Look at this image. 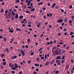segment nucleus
I'll list each match as a JSON object with an SVG mask.
<instances>
[{"label": "nucleus", "instance_id": "c03bdc74", "mask_svg": "<svg viewBox=\"0 0 74 74\" xmlns=\"http://www.w3.org/2000/svg\"><path fill=\"white\" fill-rule=\"evenodd\" d=\"M43 35H44V34H41L40 35V37L41 38H42V36H43Z\"/></svg>", "mask_w": 74, "mask_h": 74}, {"label": "nucleus", "instance_id": "f3484780", "mask_svg": "<svg viewBox=\"0 0 74 74\" xmlns=\"http://www.w3.org/2000/svg\"><path fill=\"white\" fill-rule=\"evenodd\" d=\"M16 31H21V29L19 28H17L16 29Z\"/></svg>", "mask_w": 74, "mask_h": 74}, {"label": "nucleus", "instance_id": "13d9d810", "mask_svg": "<svg viewBox=\"0 0 74 74\" xmlns=\"http://www.w3.org/2000/svg\"><path fill=\"white\" fill-rule=\"evenodd\" d=\"M34 74H37V72L35 71L33 72Z\"/></svg>", "mask_w": 74, "mask_h": 74}, {"label": "nucleus", "instance_id": "f8f14e48", "mask_svg": "<svg viewBox=\"0 0 74 74\" xmlns=\"http://www.w3.org/2000/svg\"><path fill=\"white\" fill-rule=\"evenodd\" d=\"M54 62H55V60H53L52 61H51V62L50 64H53V63H54Z\"/></svg>", "mask_w": 74, "mask_h": 74}, {"label": "nucleus", "instance_id": "393cba45", "mask_svg": "<svg viewBox=\"0 0 74 74\" xmlns=\"http://www.w3.org/2000/svg\"><path fill=\"white\" fill-rule=\"evenodd\" d=\"M54 53H56V54H57V53H58V50H56L55 51Z\"/></svg>", "mask_w": 74, "mask_h": 74}, {"label": "nucleus", "instance_id": "0e129e2a", "mask_svg": "<svg viewBox=\"0 0 74 74\" xmlns=\"http://www.w3.org/2000/svg\"><path fill=\"white\" fill-rule=\"evenodd\" d=\"M47 56L48 57H49V53H48L47 54Z\"/></svg>", "mask_w": 74, "mask_h": 74}, {"label": "nucleus", "instance_id": "b1692460", "mask_svg": "<svg viewBox=\"0 0 74 74\" xmlns=\"http://www.w3.org/2000/svg\"><path fill=\"white\" fill-rule=\"evenodd\" d=\"M43 4V3L42 2H41L40 3H38V5H42Z\"/></svg>", "mask_w": 74, "mask_h": 74}, {"label": "nucleus", "instance_id": "c756f323", "mask_svg": "<svg viewBox=\"0 0 74 74\" xmlns=\"http://www.w3.org/2000/svg\"><path fill=\"white\" fill-rule=\"evenodd\" d=\"M30 39H28L27 40V42H30Z\"/></svg>", "mask_w": 74, "mask_h": 74}, {"label": "nucleus", "instance_id": "c9c22d12", "mask_svg": "<svg viewBox=\"0 0 74 74\" xmlns=\"http://www.w3.org/2000/svg\"><path fill=\"white\" fill-rule=\"evenodd\" d=\"M42 49V48H40L38 50L39 51H41Z\"/></svg>", "mask_w": 74, "mask_h": 74}, {"label": "nucleus", "instance_id": "4468645a", "mask_svg": "<svg viewBox=\"0 0 74 74\" xmlns=\"http://www.w3.org/2000/svg\"><path fill=\"white\" fill-rule=\"evenodd\" d=\"M69 64L67 65L66 67V70H67L69 69Z\"/></svg>", "mask_w": 74, "mask_h": 74}, {"label": "nucleus", "instance_id": "603ef678", "mask_svg": "<svg viewBox=\"0 0 74 74\" xmlns=\"http://www.w3.org/2000/svg\"><path fill=\"white\" fill-rule=\"evenodd\" d=\"M22 71H21L19 72L18 74H22Z\"/></svg>", "mask_w": 74, "mask_h": 74}, {"label": "nucleus", "instance_id": "49530a36", "mask_svg": "<svg viewBox=\"0 0 74 74\" xmlns=\"http://www.w3.org/2000/svg\"><path fill=\"white\" fill-rule=\"evenodd\" d=\"M58 73H59V71H56V74H58Z\"/></svg>", "mask_w": 74, "mask_h": 74}, {"label": "nucleus", "instance_id": "ea45409f", "mask_svg": "<svg viewBox=\"0 0 74 74\" xmlns=\"http://www.w3.org/2000/svg\"><path fill=\"white\" fill-rule=\"evenodd\" d=\"M53 42L52 41H51L50 42V44L51 45V44H53Z\"/></svg>", "mask_w": 74, "mask_h": 74}, {"label": "nucleus", "instance_id": "9d476101", "mask_svg": "<svg viewBox=\"0 0 74 74\" xmlns=\"http://www.w3.org/2000/svg\"><path fill=\"white\" fill-rule=\"evenodd\" d=\"M40 25H41V23H38L37 25V27H40Z\"/></svg>", "mask_w": 74, "mask_h": 74}, {"label": "nucleus", "instance_id": "dca6fc26", "mask_svg": "<svg viewBox=\"0 0 74 74\" xmlns=\"http://www.w3.org/2000/svg\"><path fill=\"white\" fill-rule=\"evenodd\" d=\"M27 8H29V9H30V8H33V6H32L31 7L30 6H28Z\"/></svg>", "mask_w": 74, "mask_h": 74}, {"label": "nucleus", "instance_id": "8fccbe9b", "mask_svg": "<svg viewBox=\"0 0 74 74\" xmlns=\"http://www.w3.org/2000/svg\"><path fill=\"white\" fill-rule=\"evenodd\" d=\"M42 10H46V8H42Z\"/></svg>", "mask_w": 74, "mask_h": 74}, {"label": "nucleus", "instance_id": "7c9ffc66", "mask_svg": "<svg viewBox=\"0 0 74 74\" xmlns=\"http://www.w3.org/2000/svg\"><path fill=\"white\" fill-rule=\"evenodd\" d=\"M4 56V54H1V57H3V56Z\"/></svg>", "mask_w": 74, "mask_h": 74}, {"label": "nucleus", "instance_id": "de8ad7c7", "mask_svg": "<svg viewBox=\"0 0 74 74\" xmlns=\"http://www.w3.org/2000/svg\"><path fill=\"white\" fill-rule=\"evenodd\" d=\"M28 24H32V22L30 21H29L28 22Z\"/></svg>", "mask_w": 74, "mask_h": 74}, {"label": "nucleus", "instance_id": "5fc2aeb1", "mask_svg": "<svg viewBox=\"0 0 74 74\" xmlns=\"http://www.w3.org/2000/svg\"><path fill=\"white\" fill-rule=\"evenodd\" d=\"M12 21H13V20H14V17L13 16L12 17Z\"/></svg>", "mask_w": 74, "mask_h": 74}, {"label": "nucleus", "instance_id": "09e8293b", "mask_svg": "<svg viewBox=\"0 0 74 74\" xmlns=\"http://www.w3.org/2000/svg\"><path fill=\"white\" fill-rule=\"evenodd\" d=\"M59 44H60V45H62V44H63V42H60L59 43Z\"/></svg>", "mask_w": 74, "mask_h": 74}, {"label": "nucleus", "instance_id": "0eeeda50", "mask_svg": "<svg viewBox=\"0 0 74 74\" xmlns=\"http://www.w3.org/2000/svg\"><path fill=\"white\" fill-rule=\"evenodd\" d=\"M72 23L73 22H72V21H71V20H70L69 21V23L70 24V26H72V25H73V24H72Z\"/></svg>", "mask_w": 74, "mask_h": 74}, {"label": "nucleus", "instance_id": "4d7b16f0", "mask_svg": "<svg viewBox=\"0 0 74 74\" xmlns=\"http://www.w3.org/2000/svg\"><path fill=\"white\" fill-rule=\"evenodd\" d=\"M55 8L56 9H58V8H59V6H57L55 7Z\"/></svg>", "mask_w": 74, "mask_h": 74}, {"label": "nucleus", "instance_id": "3c124183", "mask_svg": "<svg viewBox=\"0 0 74 74\" xmlns=\"http://www.w3.org/2000/svg\"><path fill=\"white\" fill-rule=\"evenodd\" d=\"M41 59L42 60V59H44V57H41Z\"/></svg>", "mask_w": 74, "mask_h": 74}, {"label": "nucleus", "instance_id": "a211bd4d", "mask_svg": "<svg viewBox=\"0 0 74 74\" xmlns=\"http://www.w3.org/2000/svg\"><path fill=\"white\" fill-rule=\"evenodd\" d=\"M23 18V16H19L20 19H22Z\"/></svg>", "mask_w": 74, "mask_h": 74}, {"label": "nucleus", "instance_id": "7ed1b4c3", "mask_svg": "<svg viewBox=\"0 0 74 74\" xmlns=\"http://www.w3.org/2000/svg\"><path fill=\"white\" fill-rule=\"evenodd\" d=\"M63 22V20L62 19H60L59 20L57 21V23H62Z\"/></svg>", "mask_w": 74, "mask_h": 74}, {"label": "nucleus", "instance_id": "5701e85b", "mask_svg": "<svg viewBox=\"0 0 74 74\" xmlns=\"http://www.w3.org/2000/svg\"><path fill=\"white\" fill-rule=\"evenodd\" d=\"M12 14L13 15V16H15V13H14V12L13 11L12 12Z\"/></svg>", "mask_w": 74, "mask_h": 74}, {"label": "nucleus", "instance_id": "c85d7f7f", "mask_svg": "<svg viewBox=\"0 0 74 74\" xmlns=\"http://www.w3.org/2000/svg\"><path fill=\"white\" fill-rule=\"evenodd\" d=\"M36 60L38 61V62H39L40 61V58H36Z\"/></svg>", "mask_w": 74, "mask_h": 74}, {"label": "nucleus", "instance_id": "680f3d73", "mask_svg": "<svg viewBox=\"0 0 74 74\" xmlns=\"http://www.w3.org/2000/svg\"><path fill=\"white\" fill-rule=\"evenodd\" d=\"M14 38H12L11 39V41H12L14 40Z\"/></svg>", "mask_w": 74, "mask_h": 74}, {"label": "nucleus", "instance_id": "774afa93", "mask_svg": "<svg viewBox=\"0 0 74 74\" xmlns=\"http://www.w3.org/2000/svg\"><path fill=\"white\" fill-rule=\"evenodd\" d=\"M71 38H73L74 37V35H72L71 36Z\"/></svg>", "mask_w": 74, "mask_h": 74}, {"label": "nucleus", "instance_id": "f704fd0d", "mask_svg": "<svg viewBox=\"0 0 74 74\" xmlns=\"http://www.w3.org/2000/svg\"><path fill=\"white\" fill-rule=\"evenodd\" d=\"M69 8L70 9H71V8H72L73 6H72V5H70L69 6Z\"/></svg>", "mask_w": 74, "mask_h": 74}, {"label": "nucleus", "instance_id": "a18cd8bd", "mask_svg": "<svg viewBox=\"0 0 74 74\" xmlns=\"http://www.w3.org/2000/svg\"><path fill=\"white\" fill-rule=\"evenodd\" d=\"M16 3H19V0H17L16 1Z\"/></svg>", "mask_w": 74, "mask_h": 74}, {"label": "nucleus", "instance_id": "423d86ee", "mask_svg": "<svg viewBox=\"0 0 74 74\" xmlns=\"http://www.w3.org/2000/svg\"><path fill=\"white\" fill-rule=\"evenodd\" d=\"M17 58V56H15L11 57V59H16Z\"/></svg>", "mask_w": 74, "mask_h": 74}, {"label": "nucleus", "instance_id": "69168bd1", "mask_svg": "<svg viewBox=\"0 0 74 74\" xmlns=\"http://www.w3.org/2000/svg\"><path fill=\"white\" fill-rule=\"evenodd\" d=\"M0 38L1 39H2L3 38V36H2L1 35L0 36Z\"/></svg>", "mask_w": 74, "mask_h": 74}, {"label": "nucleus", "instance_id": "a19ab883", "mask_svg": "<svg viewBox=\"0 0 74 74\" xmlns=\"http://www.w3.org/2000/svg\"><path fill=\"white\" fill-rule=\"evenodd\" d=\"M4 41H6L7 40H6V38L5 37L4 38Z\"/></svg>", "mask_w": 74, "mask_h": 74}, {"label": "nucleus", "instance_id": "cd10ccee", "mask_svg": "<svg viewBox=\"0 0 74 74\" xmlns=\"http://www.w3.org/2000/svg\"><path fill=\"white\" fill-rule=\"evenodd\" d=\"M56 63H58V62H60V60H57L56 61Z\"/></svg>", "mask_w": 74, "mask_h": 74}, {"label": "nucleus", "instance_id": "f257e3e1", "mask_svg": "<svg viewBox=\"0 0 74 74\" xmlns=\"http://www.w3.org/2000/svg\"><path fill=\"white\" fill-rule=\"evenodd\" d=\"M26 3H28L27 4V6H29L30 4V3H31V1L30 0H26Z\"/></svg>", "mask_w": 74, "mask_h": 74}, {"label": "nucleus", "instance_id": "bb28decb", "mask_svg": "<svg viewBox=\"0 0 74 74\" xmlns=\"http://www.w3.org/2000/svg\"><path fill=\"white\" fill-rule=\"evenodd\" d=\"M26 13H27V14H29V13H30V12L29 11H26Z\"/></svg>", "mask_w": 74, "mask_h": 74}, {"label": "nucleus", "instance_id": "338daca9", "mask_svg": "<svg viewBox=\"0 0 74 74\" xmlns=\"http://www.w3.org/2000/svg\"><path fill=\"white\" fill-rule=\"evenodd\" d=\"M25 47L26 48H28V46L27 45H25Z\"/></svg>", "mask_w": 74, "mask_h": 74}, {"label": "nucleus", "instance_id": "72a5a7b5", "mask_svg": "<svg viewBox=\"0 0 74 74\" xmlns=\"http://www.w3.org/2000/svg\"><path fill=\"white\" fill-rule=\"evenodd\" d=\"M7 52H9V49H6Z\"/></svg>", "mask_w": 74, "mask_h": 74}, {"label": "nucleus", "instance_id": "864d4df0", "mask_svg": "<svg viewBox=\"0 0 74 74\" xmlns=\"http://www.w3.org/2000/svg\"><path fill=\"white\" fill-rule=\"evenodd\" d=\"M71 18L72 19H74V16H72L71 17Z\"/></svg>", "mask_w": 74, "mask_h": 74}, {"label": "nucleus", "instance_id": "6e6552de", "mask_svg": "<svg viewBox=\"0 0 74 74\" xmlns=\"http://www.w3.org/2000/svg\"><path fill=\"white\" fill-rule=\"evenodd\" d=\"M9 32L10 33H13V30H12V29H11V28H10V27L9 28Z\"/></svg>", "mask_w": 74, "mask_h": 74}, {"label": "nucleus", "instance_id": "4be33fe9", "mask_svg": "<svg viewBox=\"0 0 74 74\" xmlns=\"http://www.w3.org/2000/svg\"><path fill=\"white\" fill-rule=\"evenodd\" d=\"M67 21H68V20H67V18H65L64 19V21L65 22H67Z\"/></svg>", "mask_w": 74, "mask_h": 74}, {"label": "nucleus", "instance_id": "6e6d98bb", "mask_svg": "<svg viewBox=\"0 0 74 74\" xmlns=\"http://www.w3.org/2000/svg\"><path fill=\"white\" fill-rule=\"evenodd\" d=\"M22 55V54L21 53H20L18 55V56H21Z\"/></svg>", "mask_w": 74, "mask_h": 74}, {"label": "nucleus", "instance_id": "a878e982", "mask_svg": "<svg viewBox=\"0 0 74 74\" xmlns=\"http://www.w3.org/2000/svg\"><path fill=\"white\" fill-rule=\"evenodd\" d=\"M30 54L31 56H32V55H34V53L33 52H31V53Z\"/></svg>", "mask_w": 74, "mask_h": 74}, {"label": "nucleus", "instance_id": "1a4fd4ad", "mask_svg": "<svg viewBox=\"0 0 74 74\" xmlns=\"http://www.w3.org/2000/svg\"><path fill=\"white\" fill-rule=\"evenodd\" d=\"M14 65L12 64L11 66L12 67V70H14Z\"/></svg>", "mask_w": 74, "mask_h": 74}, {"label": "nucleus", "instance_id": "9b49d317", "mask_svg": "<svg viewBox=\"0 0 74 74\" xmlns=\"http://www.w3.org/2000/svg\"><path fill=\"white\" fill-rule=\"evenodd\" d=\"M49 62H47L45 64V66H47V65H48L49 64Z\"/></svg>", "mask_w": 74, "mask_h": 74}, {"label": "nucleus", "instance_id": "052dcab7", "mask_svg": "<svg viewBox=\"0 0 74 74\" xmlns=\"http://www.w3.org/2000/svg\"><path fill=\"white\" fill-rule=\"evenodd\" d=\"M61 11L62 12H64V10H63V9H61Z\"/></svg>", "mask_w": 74, "mask_h": 74}, {"label": "nucleus", "instance_id": "ddd939ff", "mask_svg": "<svg viewBox=\"0 0 74 74\" xmlns=\"http://www.w3.org/2000/svg\"><path fill=\"white\" fill-rule=\"evenodd\" d=\"M15 18H16V19H18V14H16L15 16Z\"/></svg>", "mask_w": 74, "mask_h": 74}, {"label": "nucleus", "instance_id": "412c9836", "mask_svg": "<svg viewBox=\"0 0 74 74\" xmlns=\"http://www.w3.org/2000/svg\"><path fill=\"white\" fill-rule=\"evenodd\" d=\"M6 62H3V66H5L6 65Z\"/></svg>", "mask_w": 74, "mask_h": 74}, {"label": "nucleus", "instance_id": "e433bc0d", "mask_svg": "<svg viewBox=\"0 0 74 74\" xmlns=\"http://www.w3.org/2000/svg\"><path fill=\"white\" fill-rule=\"evenodd\" d=\"M12 74H14V73H15V71H12Z\"/></svg>", "mask_w": 74, "mask_h": 74}, {"label": "nucleus", "instance_id": "aec40b11", "mask_svg": "<svg viewBox=\"0 0 74 74\" xmlns=\"http://www.w3.org/2000/svg\"><path fill=\"white\" fill-rule=\"evenodd\" d=\"M1 13H3L4 12V10H3V8L1 9Z\"/></svg>", "mask_w": 74, "mask_h": 74}, {"label": "nucleus", "instance_id": "20e7f679", "mask_svg": "<svg viewBox=\"0 0 74 74\" xmlns=\"http://www.w3.org/2000/svg\"><path fill=\"white\" fill-rule=\"evenodd\" d=\"M18 68V65H17V64H15V66L14 67V70H16V68Z\"/></svg>", "mask_w": 74, "mask_h": 74}, {"label": "nucleus", "instance_id": "6ab92c4d", "mask_svg": "<svg viewBox=\"0 0 74 74\" xmlns=\"http://www.w3.org/2000/svg\"><path fill=\"white\" fill-rule=\"evenodd\" d=\"M34 10H35V9L34 8H33L31 9L30 11L31 12L34 11Z\"/></svg>", "mask_w": 74, "mask_h": 74}, {"label": "nucleus", "instance_id": "4c0bfd02", "mask_svg": "<svg viewBox=\"0 0 74 74\" xmlns=\"http://www.w3.org/2000/svg\"><path fill=\"white\" fill-rule=\"evenodd\" d=\"M64 56H63L62 58V59L63 60H65V59L64 58Z\"/></svg>", "mask_w": 74, "mask_h": 74}, {"label": "nucleus", "instance_id": "58836bf2", "mask_svg": "<svg viewBox=\"0 0 74 74\" xmlns=\"http://www.w3.org/2000/svg\"><path fill=\"white\" fill-rule=\"evenodd\" d=\"M64 34L65 36H66V35H67V32H64Z\"/></svg>", "mask_w": 74, "mask_h": 74}, {"label": "nucleus", "instance_id": "bf43d9fd", "mask_svg": "<svg viewBox=\"0 0 74 74\" xmlns=\"http://www.w3.org/2000/svg\"><path fill=\"white\" fill-rule=\"evenodd\" d=\"M5 13H6V14H7V13L8 12V10H6L5 11Z\"/></svg>", "mask_w": 74, "mask_h": 74}, {"label": "nucleus", "instance_id": "37998d69", "mask_svg": "<svg viewBox=\"0 0 74 74\" xmlns=\"http://www.w3.org/2000/svg\"><path fill=\"white\" fill-rule=\"evenodd\" d=\"M1 68L2 69H3V68H4V66H3V65H1Z\"/></svg>", "mask_w": 74, "mask_h": 74}, {"label": "nucleus", "instance_id": "2f4dec72", "mask_svg": "<svg viewBox=\"0 0 74 74\" xmlns=\"http://www.w3.org/2000/svg\"><path fill=\"white\" fill-rule=\"evenodd\" d=\"M61 63H64V60H61Z\"/></svg>", "mask_w": 74, "mask_h": 74}, {"label": "nucleus", "instance_id": "e2e57ef3", "mask_svg": "<svg viewBox=\"0 0 74 74\" xmlns=\"http://www.w3.org/2000/svg\"><path fill=\"white\" fill-rule=\"evenodd\" d=\"M47 16L48 17H49V14H47Z\"/></svg>", "mask_w": 74, "mask_h": 74}, {"label": "nucleus", "instance_id": "79ce46f5", "mask_svg": "<svg viewBox=\"0 0 74 74\" xmlns=\"http://www.w3.org/2000/svg\"><path fill=\"white\" fill-rule=\"evenodd\" d=\"M73 34V32H71L70 34V36H71V35Z\"/></svg>", "mask_w": 74, "mask_h": 74}, {"label": "nucleus", "instance_id": "f03ea898", "mask_svg": "<svg viewBox=\"0 0 74 74\" xmlns=\"http://www.w3.org/2000/svg\"><path fill=\"white\" fill-rule=\"evenodd\" d=\"M20 52L22 53L23 56H25V52L23 51V49H21L20 51Z\"/></svg>", "mask_w": 74, "mask_h": 74}, {"label": "nucleus", "instance_id": "39448f33", "mask_svg": "<svg viewBox=\"0 0 74 74\" xmlns=\"http://www.w3.org/2000/svg\"><path fill=\"white\" fill-rule=\"evenodd\" d=\"M56 60H60V59H61V57L59 56H58L56 57Z\"/></svg>", "mask_w": 74, "mask_h": 74}, {"label": "nucleus", "instance_id": "473e14b6", "mask_svg": "<svg viewBox=\"0 0 74 74\" xmlns=\"http://www.w3.org/2000/svg\"><path fill=\"white\" fill-rule=\"evenodd\" d=\"M30 63H31V60H29L28 62V64H30Z\"/></svg>", "mask_w": 74, "mask_h": 74}, {"label": "nucleus", "instance_id": "2eb2a0df", "mask_svg": "<svg viewBox=\"0 0 74 74\" xmlns=\"http://www.w3.org/2000/svg\"><path fill=\"white\" fill-rule=\"evenodd\" d=\"M35 66H36V67H38L40 66V65L37 64H34Z\"/></svg>", "mask_w": 74, "mask_h": 74}]
</instances>
